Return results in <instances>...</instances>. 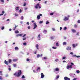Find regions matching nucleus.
Instances as JSON below:
<instances>
[{
  "label": "nucleus",
  "instance_id": "obj_44",
  "mask_svg": "<svg viewBox=\"0 0 80 80\" xmlns=\"http://www.w3.org/2000/svg\"><path fill=\"white\" fill-rule=\"evenodd\" d=\"M26 24L28 25H30V23H29V22H28L26 23Z\"/></svg>",
  "mask_w": 80,
  "mask_h": 80
},
{
  "label": "nucleus",
  "instance_id": "obj_36",
  "mask_svg": "<svg viewBox=\"0 0 80 80\" xmlns=\"http://www.w3.org/2000/svg\"><path fill=\"white\" fill-rule=\"evenodd\" d=\"M4 29H5V28H4V27H2V28H1V29L4 30Z\"/></svg>",
  "mask_w": 80,
  "mask_h": 80
},
{
  "label": "nucleus",
  "instance_id": "obj_59",
  "mask_svg": "<svg viewBox=\"0 0 80 80\" xmlns=\"http://www.w3.org/2000/svg\"><path fill=\"white\" fill-rule=\"evenodd\" d=\"M70 54H71V55H73V52H71L70 53Z\"/></svg>",
  "mask_w": 80,
  "mask_h": 80
},
{
  "label": "nucleus",
  "instance_id": "obj_29",
  "mask_svg": "<svg viewBox=\"0 0 80 80\" xmlns=\"http://www.w3.org/2000/svg\"><path fill=\"white\" fill-rule=\"evenodd\" d=\"M0 75H3V74H2V71H0Z\"/></svg>",
  "mask_w": 80,
  "mask_h": 80
},
{
  "label": "nucleus",
  "instance_id": "obj_7",
  "mask_svg": "<svg viewBox=\"0 0 80 80\" xmlns=\"http://www.w3.org/2000/svg\"><path fill=\"white\" fill-rule=\"evenodd\" d=\"M41 78H44V77H45V75H43V73H42L41 74Z\"/></svg>",
  "mask_w": 80,
  "mask_h": 80
},
{
  "label": "nucleus",
  "instance_id": "obj_32",
  "mask_svg": "<svg viewBox=\"0 0 80 80\" xmlns=\"http://www.w3.org/2000/svg\"><path fill=\"white\" fill-rule=\"evenodd\" d=\"M54 38H55V37H54V36H52L51 37V39H54Z\"/></svg>",
  "mask_w": 80,
  "mask_h": 80
},
{
  "label": "nucleus",
  "instance_id": "obj_30",
  "mask_svg": "<svg viewBox=\"0 0 80 80\" xmlns=\"http://www.w3.org/2000/svg\"><path fill=\"white\" fill-rule=\"evenodd\" d=\"M66 44H67V42H64L63 43V45H66Z\"/></svg>",
  "mask_w": 80,
  "mask_h": 80
},
{
  "label": "nucleus",
  "instance_id": "obj_17",
  "mask_svg": "<svg viewBox=\"0 0 80 80\" xmlns=\"http://www.w3.org/2000/svg\"><path fill=\"white\" fill-rule=\"evenodd\" d=\"M18 61V59H13V62H17V61Z\"/></svg>",
  "mask_w": 80,
  "mask_h": 80
},
{
  "label": "nucleus",
  "instance_id": "obj_55",
  "mask_svg": "<svg viewBox=\"0 0 80 80\" xmlns=\"http://www.w3.org/2000/svg\"><path fill=\"white\" fill-rule=\"evenodd\" d=\"M55 61L56 62H58V59H56L55 60Z\"/></svg>",
  "mask_w": 80,
  "mask_h": 80
},
{
  "label": "nucleus",
  "instance_id": "obj_14",
  "mask_svg": "<svg viewBox=\"0 0 80 80\" xmlns=\"http://www.w3.org/2000/svg\"><path fill=\"white\" fill-rule=\"evenodd\" d=\"M19 8V7H16L15 9V10L16 11H17V10H19V9H18Z\"/></svg>",
  "mask_w": 80,
  "mask_h": 80
},
{
  "label": "nucleus",
  "instance_id": "obj_45",
  "mask_svg": "<svg viewBox=\"0 0 80 80\" xmlns=\"http://www.w3.org/2000/svg\"><path fill=\"white\" fill-rule=\"evenodd\" d=\"M78 23H80V20H78Z\"/></svg>",
  "mask_w": 80,
  "mask_h": 80
},
{
  "label": "nucleus",
  "instance_id": "obj_60",
  "mask_svg": "<svg viewBox=\"0 0 80 80\" xmlns=\"http://www.w3.org/2000/svg\"><path fill=\"white\" fill-rule=\"evenodd\" d=\"M8 70H9V71H11V68H8Z\"/></svg>",
  "mask_w": 80,
  "mask_h": 80
},
{
  "label": "nucleus",
  "instance_id": "obj_23",
  "mask_svg": "<svg viewBox=\"0 0 80 80\" xmlns=\"http://www.w3.org/2000/svg\"><path fill=\"white\" fill-rule=\"evenodd\" d=\"M15 33H19V31H18V30H17L15 31Z\"/></svg>",
  "mask_w": 80,
  "mask_h": 80
},
{
  "label": "nucleus",
  "instance_id": "obj_58",
  "mask_svg": "<svg viewBox=\"0 0 80 80\" xmlns=\"http://www.w3.org/2000/svg\"><path fill=\"white\" fill-rule=\"evenodd\" d=\"M22 35H23L22 34H19L20 37H22Z\"/></svg>",
  "mask_w": 80,
  "mask_h": 80
},
{
  "label": "nucleus",
  "instance_id": "obj_3",
  "mask_svg": "<svg viewBox=\"0 0 80 80\" xmlns=\"http://www.w3.org/2000/svg\"><path fill=\"white\" fill-rule=\"evenodd\" d=\"M35 8H36V9H38V8L40 9L41 8V7L40 6V4L38 3L37 5L35 6Z\"/></svg>",
  "mask_w": 80,
  "mask_h": 80
},
{
  "label": "nucleus",
  "instance_id": "obj_41",
  "mask_svg": "<svg viewBox=\"0 0 80 80\" xmlns=\"http://www.w3.org/2000/svg\"><path fill=\"white\" fill-rule=\"evenodd\" d=\"M48 23H49V22L48 21H47L46 24L47 25L48 24Z\"/></svg>",
  "mask_w": 80,
  "mask_h": 80
},
{
  "label": "nucleus",
  "instance_id": "obj_27",
  "mask_svg": "<svg viewBox=\"0 0 80 80\" xmlns=\"http://www.w3.org/2000/svg\"><path fill=\"white\" fill-rule=\"evenodd\" d=\"M60 77V76L58 75H57V76L56 77V78L57 79H58Z\"/></svg>",
  "mask_w": 80,
  "mask_h": 80
},
{
  "label": "nucleus",
  "instance_id": "obj_50",
  "mask_svg": "<svg viewBox=\"0 0 80 80\" xmlns=\"http://www.w3.org/2000/svg\"><path fill=\"white\" fill-rule=\"evenodd\" d=\"M0 80H2V76L0 77Z\"/></svg>",
  "mask_w": 80,
  "mask_h": 80
},
{
  "label": "nucleus",
  "instance_id": "obj_24",
  "mask_svg": "<svg viewBox=\"0 0 80 80\" xmlns=\"http://www.w3.org/2000/svg\"><path fill=\"white\" fill-rule=\"evenodd\" d=\"M52 48L53 49H55V50H56V49H57V47H52Z\"/></svg>",
  "mask_w": 80,
  "mask_h": 80
},
{
  "label": "nucleus",
  "instance_id": "obj_10",
  "mask_svg": "<svg viewBox=\"0 0 80 80\" xmlns=\"http://www.w3.org/2000/svg\"><path fill=\"white\" fill-rule=\"evenodd\" d=\"M71 31L72 32V33H75L77 32V31H76V30L73 29H72Z\"/></svg>",
  "mask_w": 80,
  "mask_h": 80
},
{
  "label": "nucleus",
  "instance_id": "obj_9",
  "mask_svg": "<svg viewBox=\"0 0 80 80\" xmlns=\"http://www.w3.org/2000/svg\"><path fill=\"white\" fill-rule=\"evenodd\" d=\"M66 50H71V47L69 46L67 47L66 48Z\"/></svg>",
  "mask_w": 80,
  "mask_h": 80
},
{
  "label": "nucleus",
  "instance_id": "obj_40",
  "mask_svg": "<svg viewBox=\"0 0 80 80\" xmlns=\"http://www.w3.org/2000/svg\"><path fill=\"white\" fill-rule=\"evenodd\" d=\"M23 45H27V43L26 42H24L23 43Z\"/></svg>",
  "mask_w": 80,
  "mask_h": 80
},
{
  "label": "nucleus",
  "instance_id": "obj_47",
  "mask_svg": "<svg viewBox=\"0 0 80 80\" xmlns=\"http://www.w3.org/2000/svg\"><path fill=\"white\" fill-rule=\"evenodd\" d=\"M28 29H30V26H28Z\"/></svg>",
  "mask_w": 80,
  "mask_h": 80
},
{
  "label": "nucleus",
  "instance_id": "obj_54",
  "mask_svg": "<svg viewBox=\"0 0 80 80\" xmlns=\"http://www.w3.org/2000/svg\"><path fill=\"white\" fill-rule=\"evenodd\" d=\"M50 15H53V13H51L50 14Z\"/></svg>",
  "mask_w": 80,
  "mask_h": 80
},
{
  "label": "nucleus",
  "instance_id": "obj_49",
  "mask_svg": "<svg viewBox=\"0 0 80 80\" xmlns=\"http://www.w3.org/2000/svg\"><path fill=\"white\" fill-rule=\"evenodd\" d=\"M1 2L2 3H3V2H4V0H1Z\"/></svg>",
  "mask_w": 80,
  "mask_h": 80
},
{
  "label": "nucleus",
  "instance_id": "obj_63",
  "mask_svg": "<svg viewBox=\"0 0 80 80\" xmlns=\"http://www.w3.org/2000/svg\"><path fill=\"white\" fill-rule=\"evenodd\" d=\"M15 15L16 16H18V14H17V13H15Z\"/></svg>",
  "mask_w": 80,
  "mask_h": 80
},
{
  "label": "nucleus",
  "instance_id": "obj_28",
  "mask_svg": "<svg viewBox=\"0 0 80 80\" xmlns=\"http://www.w3.org/2000/svg\"><path fill=\"white\" fill-rule=\"evenodd\" d=\"M17 64H13V66L14 67H17Z\"/></svg>",
  "mask_w": 80,
  "mask_h": 80
},
{
  "label": "nucleus",
  "instance_id": "obj_5",
  "mask_svg": "<svg viewBox=\"0 0 80 80\" xmlns=\"http://www.w3.org/2000/svg\"><path fill=\"white\" fill-rule=\"evenodd\" d=\"M34 28H33V29H35L37 27V24H36V23H34Z\"/></svg>",
  "mask_w": 80,
  "mask_h": 80
},
{
  "label": "nucleus",
  "instance_id": "obj_13",
  "mask_svg": "<svg viewBox=\"0 0 80 80\" xmlns=\"http://www.w3.org/2000/svg\"><path fill=\"white\" fill-rule=\"evenodd\" d=\"M43 33L45 34H46L47 33V30H44L43 31Z\"/></svg>",
  "mask_w": 80,
  "mask_h": 80
},
{
  "label": "nucleus",
  "instance_id": "obj_37",
  "mask_svg": "<svg viewBox=\"0 0 80 80\" xmlns=\"http://www.w3.org/2000/svg\"><path fill=\"white\" fill-rule=\"evenodd\" d=\"M74 27L75 28H77V25L75 24V25H74Z\"/></svg>",
  "mask_w": 80,
  "mask_h": 80
},
{
  "label": "nucleus",
  "instance_id": "obj_53",
  "mask_svg": "<svg viewBox=\"0 0 80 80\" xmlns=\"http://www.w3.org/2000/svg\"><path fill=\"white\" fill-rule=\"evenodd\" d=\"M16 37H19V34H18L16 35Z\"/></svg>",
  "mask_w": 80,
  "mask_h": 80
},
{
  "label": "nucleus",
  "instance_id": "obj_46",
  "mask_svg": "<svg viewBox=\"0 0 80 80\" xmlns=\"http://www.w3.org/2000/svg\"><path fill=\"white\" fill-rule=\"evenodd\" d=\"M66 58V57H64L62 58V59H65Z\"/></svg>",
  "mask_w": 80,
  "mask_h": 80
},
{
  "label": "nucleus",
  "instance_id": "obj_2",
  "mask_svg": "<svg viewBox=\"0 0 80 80\" xmlns=\"http://www.w3.org/2000/svg\"><path fill=\"white\" fill-rule=\"evenodd\" d=\"M71 65H69V64H68L67 65L66 68L67 69H69V68H73V67L72 66L74 65V63H73V62H71Z\"/></svg>",
  "mask_w": 80,
  "mask_h": 80
},
{
  "label": "nucleus",
  "instance_id": "obj_64",
  "mask_svg": "<svg viewBox=\"0 0 80 80\" xmlns=\"http://www.w3.org/2000/svg\"><path fill=\"white\" fill-rule=\"evenodd\" d=\"M77 78H75L73 79L72 80H77Z\"/></svg>",
  "mask_w": 80,
  "mask_h": 80
},
{
  "label": "nucleus",
  "instance_id": "obj_26",
  "mask_svg": "<svg viewBox=\"0 0 80 80\" xmlns=\"http://www.w3.org/2000/svg\"><path fill=\"white\" fill-rule=\"evenodd\" d=\"M19 48L17 47H15V50H18Z\"/></svg>",
  "mask_w": 80,
  "mask_h": 80
},
{
  "label": "nucleus",
  "instance_id": "obj_35",
  "mask_svg": "<svg viewBox=\"0 0 80 80\" xmlns=\"http://www.w3.org/2000/svg\"><path fill=\"white\" fill-rule=\"evenodd\" d=\"M43 23V21H41L39 22V23H40V24H41V23Z\"/></svg>",
  "mask_w": 80,
  "mask_h": 80
},
{
  "label": "nucleus",
  "instance_id": "obj_8",
  "mask_svg": "<svg viewBox=\"0 0 80 80\" xmlns=\"http://www.w3.org/2000/svg\"><path fill=\"white\" fill-rule=\"evenodd\" d=\"M64 79L65 80H70V78H68L67 77H64Z\"/></svg>",
  "mask_w": 80,
  "mask_h": 80
},
{
  "label": "nucleus",
  "instance_id": "obj_20",
  "mask_svg": "<svg viewBox=\"0 0 80 80\" xmlns=\"http://www.w3.org/2000/svg\"><path fill=\"white\" fill-rule=\"evenodd\" d=\"M40 70V67H38V68L36 70V71H37V72H38V71H39Z\"/></svg>",
  "mask_w": 80,
  "mask_h": 80
},
{
  "label": "nucleus",
  "instance_id": "obj_61",
  "mask_svg": "<svg viewBox=\"0 0 80 80\" xmlns=\"http://www.w3.org/2000/svg\"><path fill=\"white\" fill-rule=\"evenodd\" d=\"M25 36H26V34H25L22 37H25Z\"/></svg>",
  "mask_w": 80,
  "mask_h": 80
},
{
  "label": "nucleus",
  "instance_id": "obj_22",
  "mask_svg": "<svg viewBox=\"0 0 80 80\" xmlns=\"http://www.w3.org/2000/svg\"><path fill=\"white\" fill-rule=\"evenodd\" d=\"M37 18L38 20H39V19H40V16H39V15H38V16L37 17Z\"/></svg>",
  "mask_w": 80,
  "mask_h": 80
},
{
  "label": "nucleus",
  "instance_id": "obj_21",
  "mask_svg": "<svg viewBox=\"0 0 80 80\" xmlns=\"http://www.w3.org/2000/svg\"><path fill=\"white\" fill-rule=\"evenodd\" d=\"M56 45L57 46V47H59L60 45H59V43L58 42H57L56 44Z\"/></svg>",
  "mask_w": 80,
  "mask_h": 80
},
{
  "label": "nucleus",
  "instance_id": "obj_33",
  "mask_svg": "<svg viewBox=\"0 0 80 80\" xmlns=\"http://www.w3.org/2000/svg\"><path fill=\"white\" fill-rule=\"evenodd\" d=\"M23 18H23V16H21V20H23Z\"/></svg>",
  "mask_w": 80,
  "mask_h": 80
},
{
  "label": "nucleus",
  "instance_id": "obj_57",
  "mask_svg": "<svg viewBox=\"0 0 80 80\" xmlns=\"http://www.w3.org/2000/svg\"><path fill=\"white\" fill-rule=\"evenodd\" d=\"M19 12L20 13H21L22 12V9H20V10L19 11Z\"/></svg>",
  "mask_w": 80,
  "mask_h": 80
},
{
  "label": "nucleus",
  "instance_id": "obj_43",
  "mask_svg": "<svg viewBox=\"0 0 80 80\" xmlns=\"http://www.w3.org/2000/svg\"><path fill=\"white\" fill-rule=\"evenodd\" d=\"M72 57H77V56L75 55H73L72 56Z\"/></svg>",
  "mask_w": 80,
  "mask_h": 80
},
{
  "label": "nucleus",
  "instance_id": "obj_56",
  "mask_svg": "<svg viewBox=\"0 0 80 80\" xmlns=\"http://www.w3.org/2000/svg\"><path fill=\"white\" fill-rule=\"evenodd\" d=\"M43 58H44V59L45 60L47 59V57H44Z\"/></svg>",
  "mask_w": 80,
  "mask_h": 80
},
{
  "label": "nucleus",
  "instance_id": "obj_39",
  "mask_svg": "<svg viewBox=\"0 0 80 80\" xmlns=\"http://www.w3.org/2000/svg\"><path fill=\"white\" fill-rule=\"evenodd\" d=\"M25 76H24V75H22V78H25Z\"/></svg>",
  "mask_w": 80,
  "mask_h": 80
},
{
  "label": "nucleus",
  "instance_id": "obj_51",
  "mask_svg": "<svg viewBox=\"0 0 80 80\" xmlns=\"http://www.w3.org/2000/svg\"><path fill=\"white\" fill-rule=\"evenodd\" d=\"M67 28L66 27H64V30H67Z\"/></svg>",
  "mask_w": 80,
  "mask_h": 80
},
{
  "label": "nucleus",
  "instance_id": "obj_42",
  "mask_svg": "<svg viewBox=\"0 0 80 80\" xmlns=\"http://www.w3.org/2000/svg\"><path fill=\"white\" fill-rule=\"evenodd\" d=\"M52 30L53 31H55V28H52Z\"/></svg>",
  "mask_w": 80,
  "mask_h": 80
},
{
  "label": "nucleus",
  "instance_id": "obj_31",
  "mask_svg": "<svg viewBox=\"0 0 80 80\" xmlns=\"http://www.w3.org/2000/svg\"><path fill=\"white\" fill-rule=\"evenodd\" d=\"M76 72L77 73H80V71L79 70H77L76 71Z\"/></svg>",
  "mask_w": 80,
  "mask_h": 80
},
{
  "label": "nucleus",
  "instance_id": "obj_38",
  "mask_svg": "<svg viewBox=\"0 0 80 80\" xmlns=\"http://www.w3.org/2000/svg\"><path fill=\"white\" fill-rule=\"evenodd\" d=\"M26 5H27V3H26V2H24L23 4V6H26Z\"/></svg>",
  "mask_w": 80,
  "mask_h": 80
},
{
  "label": "nucleus",
  "instance_id": "obj_52",
  "mask_svg": "<svg viewBox=\"0 0 80 80\" xmlns=\"http://www.w3.org/2000/svg\"><path fill=\"white\" fill-rule=\"evenodd\" d=\"M23 40H26V38H24L23 39Z\"/></svg>",
  "mask_w": 80,
  "mask_h": 80
},
{
  "label": "nucleus",
  "instance_id": "obj_62",
  "mask_svg": "<svg viewBox=\"0 0 80 80\" xmlns=\"http://www.w3.org/2000/svg\"><path fill=\"white\" fill-rule=\"evenodd\" d=\"M11 67V66H9V65L8 66V68H10Z\"/></svg>",
  "mask_w": 80,
  "mask_h": 80
},
{
  "label": "nucleus",
  "instance_id": "obj_15",
  "mask_svg": "<svg viewBox=\"0 0 80 80\" xmlns=\"http://www.w3.org/2000/svg\"><path fill=\"white\" fill-rule=\"evenodd\" d=\"M4 63L5 64H6V65H8V62H7V61L6 60L5 61Z\"/></svg>",
  "mask_w": 80,
  "mask_h": 80
},
{
  "label": "nucleus",
  "instance_id": "obj_19",
  "mask_svg": "<svg viewBox=\"0 0 80 80\" xmlns=\"http://www.w3.org/2000/svg\"><path fill=\"white\" fill-rule=\"evenodd\" d=\"M38 44H36V48H37V49H38V50L39 48H38Z\"/></svg>",
  "mask_w": 80,
  "mask_h": 80
},
{
  "label": "nucleus",
  "instance_id": "obj_18",
  "mask_svg": "<svg viewBox=\"0 0 80 80\" xmlns=\"http://www.w3.org/2000/svg\"><path fill=\"white\" fill-rule=\"evenodd\" d=\"M17 27H18V26H15V27L13 28H12L13 30H15V29H16V28H17Z\"/></svg>",
  "mask_w": 80,
  "mask_h": 80
},
{
  "label": "nucleus",
  "instance_id": "obj_16",
  "mask_svg": "<svg viewBox=\"0 0 80 80\" xmlns=\"http://www.w3.org/2000/svg\"><path fill=\"white\" fill-rule=\"evenodd\" d=\"M55 70L56 72H58L59 71V69L58 68H56L55 69Z\"/></svg>",
  "mask_w": 80,
  "mask_h": 80
},
{
  "label": "nucleus",
  "instance_id": "obj_4",
  "mask_svg": "<svg viewBox=\"0 0 80 80\" xmlns=\"http://www.w3.org/2000/svg\"><path fill=\"white\" fill-rule=\"evenodd\" d=\"M69 19V18H68L67 17H65L63 19V20H64V21H67V20H68Z\"/></svg>",
  "mask_w": 80,
  "mask_h": 80
},
{
  "label": "nucleus",
  "instance_id": "obj_34",
  "mask_svg": "<svg viewBox=\"0 0 80 80\" xmlns=\"http://www.w3.org/2000/svg\"><path fill=\"white\" fill-rule=\"evenodd\" d=\"M9 63H10L11 62H12V60L11 59H9Z\"/></svg>",
  "mask_w": 80,
  "mask_h": 80
},
{
  "label": "nucleus",
  "instance_id": "obj_11",
  "mask_svg": "<svg viewBox=\"0 0 80 80\" xmlns=\"http://www.w3.org/2000/svg\"><path fill=\"white\" fill-rule=\"evenodd\" d=\"M78 45V44H72V46L73 47V48H75V47H77Z\"/></svg>",
  "mask_w": 80,
  "mask_h": 80
},
{
  "label": "nucleus",
  "instance_id": "obj_25",
  "mask_svg": "<svg viewBox=\"0 0 80 80\" xmlns=\"http://www.w3.org/2000/svg\"><path fill=\"white\" fill-rule=\"evenodd\" d=\"M40 57V54H38L37 55V58H39Z\"/></svg>",
  "mask_w": 80,
  "mask_h": 80
},
{
  "label": "nucleus",
  "instance_id": "obj_1",
  "mask_svg": "<svg viewBox=\"0 0 80 80\" xmlns=\"http://www.w3.org/2000/svg\"><path fill=\"white\" fill-rule=\"evenodd\" d=\"M22 74V71L21 70L18 71V72H16L14 74V75H15L16 77H20V75Z\"/></svg>",
  "mask_w": 80,
  "mask_h": 80
},
{
  "label": "nucleus",
  "instance_id": "obj_48",
  "mask_svg": "<svg viewBox=\"0 0 80 80\" xmlns=\"http://www.w3.org/2000/svg\"><path fill=\"white\" fill-rule=\"evenodd\" d=\"M27 61H28V62L29 61H30V59H28V58H27L26 60Z\"/></svg>",
  "mask_w": 80,
  "mask_h": 80
},
{
  "label": "nucleus",
  "instance_id": "obj_6",
  "mask_svg": "<svg viewBox=\"0 0 80 80\" xmlns=\"http://www.w3.org/2000/svg\"><path fill=\"white\" fill-rule=\"evenodd\" d=\"M69 75L70 77H74V75H75V74L70 73L69 74Z\"/></svg>",
  "mask_w": 80,
  "mask_h": 80
},
{
  "label": "nucleus",
  "instance_id": "obj_12",
  "mask_svg": "<svg viewBox=\"0 0 80 80\" xmlns=\"http://www.w3.org/2000/svg\"><path fill=\"white\" fill-rule=\"evenodd\" d=\"M38 39V40H40V35L39 34L37 37Z\"/></svg>",
  "mask_w": 80,
  "mask_h": 80
}]
</instances>
